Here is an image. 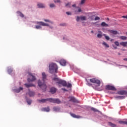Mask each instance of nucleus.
<instances>
[{
  "mask_svg": "<svg viewBox=\"0 0 127 127\" xmlns=\"http://www.w3.org/2000/svg\"><path fill=\"white\" fill-rule=\"evenodd\" d=\"M53 81H54L57 85H58L59 87H62V86H63V87H67V88H71V87H72L71 83H68V85H67L66 81L57 77V75H56V77L53 78Z\"/></svg>",
  "mask_w": 127,
  "mask_h": 127,
  "instance_id": "f257e3e1",
  "label": "nucleus"
},
{
  "mask_svg": "<svg viewBox=\"0 0 127 127\" xmlns=\"http://www.w3.org/2000/svg\"><path fill=\"white\" fill-rule=\"evenodd\" d=\"M86 81L87 82L86 84L87 86H89V87H91L92 86V83H90V82L91 83H94L95 84H96V87L100 86V85H101V81L99 79H97L96 78H91L90 79H86Z\"/></svg>",
  "mask_w": 127,
  "mask_h": 127,
  "instance_id": "f03ea898",
  "label": "nucleus"
},
{
  "mask_svg": "<svg viewBox=\"0 0 127 127\" xmlns=\"http://www.w3.org/2000/svg\"><path fill=\"white\" fill-rule=\"evenodd\" d=\"M58 69V67L57 66V64L54 63L51 64L49 65V72L50 73H53L56 72L57 73V70Z\"/></svg>",
  "mask_w": 127,
  "mask_h": 127,
  "instance_id": "7ed1b4c3",
  "label": "nucleus"
},
{
  "mask_svg": "<svg viewBox=\"0 0 127 127\" xmlns=\"http://www.w3.org/2000/svg\"><path fill=\"white\" fill-rule=\"evenodd\" d=\"M38 85L40 86V88L43 90L44 92H45L46 91V88L47 87L46 86V84H45L44 83L41 82V81L38 80Z\"/></svg>",
  "mask_w": 127,
  "mask_h": 127,
  "instance_id": "20e7f679",
  "label": "nucleus"
},
{
  "mask_svg": "<svg viewBox=\"0 0 127 127\" xmlns=\"http://www.w3.org/2000/svg\"><path fill=\"white\" fill-rule=\"evenodd\" d=\"M29 75L30 76V77L27 79L28 82H33L34 81H35V80H36V78H35V76H33L32 74L29 73Z\"/></svg>",
  "mask_w": 127,
  "mask_h": 127,
  "instance_id": "39448f33",
  "label": "nucleus"
},
{
  "mask_svg": "<svg viewBox=\"0 0 127 127\" xmlns=\"http://www.w3.org/2000/svg\"><path fill=\"white\" fill-rule=\"evenodd\" d=\"M50 103H54V104H61V101L59 99L50 98Z\"/></svg>",
  "mask_w": 127,
  "mask_h": 127,
  "instance_id": "423d86ee",
  "label": "nucleus"
},
{
  "mask_svg": "<svg viewBox=\"0 0 127 127\" xmlns=\"http://www.w3.org/2000/svg\"><path fill=\"white\" fill-rule=\"evenodd\" d=\"M105 89L111 91H117V88H116L115 86L112 85H106Z\"/></svg>",
  "mask_w": 127,
  "mask_h": 127,
  "instance_id": "0eeeda50",
  "label": "nucleus"
},
{
  "mask_svg": "<svg viewBox=\"0 0 127 127\" xmlns=\"http://www.w3.org/2000/svg\"><path fill=\"white\" fill-rule=\"evenodd\" d=\"M39 103H46L47 102H50V98L43 99L41 100H38Z\"/></svg>",
  "mask_w": 127,
  "mask_h": 127,
  "instance_id": "6e6552de",
  "label": "nucleus"
},
{
  "mask_svg": "<svg viewBox=\"0 0 127 127\" xmlns=\"http://www.w3.org/2000/svg\"><path fill=\"white\" fill-rule=\"evenodd\" d=\"M37 24H39V25H42V26H49V24L45 23L43 22H37Z\"/></svg>",
  "mask_w": 127,
  "mask_h": 127,
  "instance_id": "1a4fd4ad",
  "label": "nucleus"
},
{
  "mask_svg": "<svg viewBox=\"0 0 127 127\" xmlns=\"http://www.w3.org/2000/svg\"><path fill=\"white\" fill-rule=\"evenodd\" d=\"M118 95H127V91L121 90L118 92Z\"/></svg>",
  "mask_w": 127,
  "mask_h": 127,
  "instance_id": "9d476101",
  "label": "nucleus"
},
{
  "mask_svg": "<svg viewBox=\"0 0 127 127\" xmlns=\"http://www.w3.org/2000/svg\"><path fill=\"white\" fill-rule=\"evenodd\" d=\"M28 95H29V97H34L35 93L33 91H30V90L29 89V92L28 93Z\"/></svg>",
  "mask_w": 127,
  "mask_h": 127,
  "instance_id": "9b49d317",
  "label": "nucleus"
},
{
  "mask_svg": "<svg viewBox=\"0 0 127 127\" xmlns=\"http://www.w3.org/2000/svg\"><path fill=\"white\" fill-rule=\"evenodd\" d=\"M50 91L52 94H55V93H56V91H57V89H56V88L55 87H53L51 88Z\"/></svg>",
  "mask_w": 127,
  "mask_h": 127,
  "instance_id": "f8f14e48",
  "label": "nucleus"
},
{
  "mask_svg": "<svg viewBox=\"0 0 127 127\" xmlns=\"http://www.w3.org/2000/svg\"><path fill=\"white\" fill-rule=\"evenodd\" d=\"M71 102H73V103H77L78 102V100H76V98H75L74 97H70V100Z\"/></svg>",
  "mask_w": 127,
  "mask_h": 127,
  "instance_id": "ddd939ff",
  "label": "nucleus"
},
{
  "mask_svg": "<svg viewBox=\"0 0 127 127\" xmlns=\"http://www.w3.org/2000/svg\"><path fill=\"white\" fill-rule=\"evenodd\" d=\"M70 116H71V117H72V118H74L75 119H80V118H81V116H80L79 115H76L75 114H73V113H71Z\"/></svg>",
  "mask_w": 127,
  "mask_h": 127,
  "instance_id": "4468645a",
  "label": "nucleus"
},
{
  "mask_svg": "<svg viewBox=\"0 0 127 127\" xmlns=\"http://www.w3.org/2000/svg\"><path fill=\"white\" fill-rule=\"evenodd\" d=\"M60 63L62 66H65L66 65V61L64 60H61Z\"/></svg>",
  "mask_w": 127,
  "mask_h": 127,
  "instance_id": "2eb2a0df",
  "label": "nucleus"
},
{
  "mask_svg": "<svg viewBox=\"0 0 127 127\" xmlns=\"http://www.w3.org/2000/svg\"><path fill=\"white\" fill-rule=\"evenodd\" d=\"M37 5L38 6V7L39 8H43L45 7V5H44V4L42 3H38L37 4Z\"/></svg>",
  "mask_w": 127,
  "mask_h": 127,
  "instance_id": "dca6fc26",
  "label": "nucleus"
},
{
  "mask_svg": "<svg viewBox=\"0 0 127 127\" xmlns=\"http://www.w3.org/2000/svg\"><path fill=\"white\" fill-rule=\"evenodd\" d=\"M109 32L112 33V34H118V31L114 30H109Z\"/></svg>",
  "mask_w": 127,
  "mask_h": 127,
  "instance_id": "f3484780",
  "label": "nucleus"
},
{
  "mask_svg": "<svg viewBox=\"0 0 127 127\" xmlns=\"http://www.w3.org/2000/svg\"><path fill=\"white\" fill-rule=\"evenodd\" d=\"M120 45L124 46V47H127V42H122L120 43Z\"/></svg>",
  "mask_w": 127,
  "mask_h": 127,
  "instance_id": "a211bd4d",
  "label": "nucleus"
},
{
  "mask_svg": "<svg viewBox=\"0 0 127 127\" xmlns=\"http://www.w3.org/2000/svg\"><path fill=\"white\" fill-rule=\"evenodd\" d=\"M22 90H23V88L20 87L18 89H16L15 90V92H16V93H19V92H20V91H22Z\"/></svg>",
  "mask_w": 127,
  "mask_h": 127,
  "instance_id": "6ab92c4d",
  "label": "nucleus"
},
{
  "mask_svg": "<svg viewBox=\"0 0 127 127\" xmlns=\"http://www.w3.org/2000/svg\"><path fill=\"white\" fill-rule=\"evenodd\" d=\"M24 85H25V87H26V88H29V87H34L35 86L34 84L27 83H25Z\"/></svg>",
  "mask_w": 127,
  "mask_h": 127,
  "instance_id": "aec40b11",
  "label": "nucleus"
},
{
  "mask_svg": "<svg viewBox=\"0 0 127 127\" xmlns=\"http://www.w3.org/2000/svg\"><path fill=\"white\" fill-rule=\"evenodd\" d=\"M108 125L111 127H116L117 125L116 124H114L112 122H108Z\"/></svg>",
  "mask_w": 127,
  "mask_h": 127,
  "instance_id": "412c9836",
  "label": "nucleus"
},
{
  "mask_svg": "<svg viewBox=\"0 0 127 127\" xmlns=\"http://www.w3.org/2000/svg\"><path fill=\"white\" fill-rule=\"evenodd\" d=\"M42 78L43 81H45V80H46V74H45V72L42 73Z\"/></svg>",
  "mask_w": 127,
  "mask_h": 127,
  "instance_id": "4be33fe9",
  "label": "nucleus"
},
{
  "mask_svg": "<svg viewBox=\"0 0 127 127\" xmlns=\"http://www.w3.org/2000/svg\"><path fill=\"white\" fill-rule=\"evenodd\" d=\"M53 110L55 112H59V111H60V108L57 107H55L53 108Z\"/></svg>",
  "mask_w": 127,
  "mask_h": 127,
  "instance_id": "5701e85b",
  "label": "nucleus"
},
{
  "mask_svg": "<svg viewBox=\"0 0 127 127\" xmlns=\"http://www.w3.org/2000/svg\"><path fill=\"white\" fill-rule=\"evenodd\" d=\"M101 26H106V27L109 26V25L105 22H102L101 24Z\"/></svg>",
  "mask_w": 127,
  "mask_h": 127,
  "instance_id": "b1692460",
  "label": "nucleus"
},
{
  "mask_svg": "<svg viewBox=\"0 0 127 127\" xmlns=\"http://www.w3.org/2000/svg\"><path fill=\"white\" fill-rule=\"evenodd\" d=\"M43 111H44V112H49L50 109H49V107L44 108L43 109Z\"/></svg>",
  "mask_w": 127,
  "mask_h": 127,
  "instance_id": "393cba45",
  "label": "nucleus"
},
{
  "mask_svg": "<svg viewBox=\"0 0 127 127\" xmlns=\"http://www.w3.org/2000/svg\"><path fill=\"white\" fill-rule=\"evenodd\" d=\"M120 38L122 39V40H127V37L124 36H120Z\"/></svg>",
  "mask_w": 127,
  "mask_h": 127,
  "instance_id": "a878e982",
  "label": "nucleus"
},
{
  "mask_svg": "<svg viewBox=\"0 0 127 127\" xmlns=\"http://www.w3.org/2000/svg\"><path fill=\"white\" fill-rule=\"evenodd\" d=\"M99 32H100V34H97V37L98 38H102V37L103 36V35H102V32L99 31Z\"/></svg>",
  "mask_w": 127,
  "mask_h": 127,
  "instance_id": "bb28decb",
  "label": "nucleus"
},
{
  "mask_svg": "<svg viewBox=\"0 0 127 127\" xmlns=\"http://www.w3.org/2000/svg\"><path fill=\"white\" fill-rule=\"evenodd\" d=\"M103 45H104V46H105V47H107V48H109V47H110V46H109V45H108V44H107V43L104 42L102 43Z\"/></svg>",
  "mask_w": 127,
  "mask_h": 127,
  "instance_id": "cd10ccee",
  "label": "nucleus"
},
{
  "mask_svg": "<svg viewBox=\"0 0 127 127\" xmlns=\"http://www.w3.org/2000/svg\"><path fill=\"white\" fill-rule=\"evenodd\" d=\"M80 19H81V20H86V17L85 16H81Z\"/></svg>",
  "mask_w": 127,
  "mask_h": 127,
  "instance_id": "c85d7f7f",
  "label": "nucleus"
},
{
  "mask_svg": "<svg viewBox=\"0 0 127 127\" xmlns=\"http://www.w3.org/2000/svg\"><path fill=\"white\" fill-rule=\"evenodd\" d=\"M103 36H105V39H106V40H110V37H109L108 36H107L106 34H103Z\"/></svg>",
  "mask_w": 127,
  "mask_h": 127,
  "instance_id": "c756f323",
  "label": "nucleus"
},
{
  "mask_svg": "<svg viewBox=\"0 0 127 127\" xmlns=\"http://www.w3.org/2000/svg\"><path fill=\"white\" fill-rule=\"evenodd\" d=\"M119 123L121 125H126V121H119Z\"/></svg>",
  "mask_w": 127,
  "mask_h": 127,
  "instance_id": "7c9ffc66",
  "label": "nucleus"
},
{
  "mask_svg": "<svg viewBox=\"0 0 127 127\" xmlns=\"http://www.w3.org/2000/svg\"><path fill=\"white\" fill-rule=\"evenodd\" d=\"M18 13L19 14L20 16H21V17H24V15H23V14H22V13L20 12H18Z\"/></svg>",
  "mask_w": 127,
  "mask_h": 127,
  "instance_id": "2f4dec72",
  "label": "nucleus"
},
{
  "mask_svg": "<svg viewBox=\"0 0 127 127\" xmlns=\"http://www.w3.org/2000/svg\"><path fill=\"white\" fill-rule=\"evenodd\" d=\"M91 111H93V112H99L96 108H91Z\"/></svg>",
  "mask_w": 127,
  "mask_h": 127,
  "instance_id": "473e14b6",
  "label": "nucleus"
},
{
  "mask_svg": "<svg viewBox=\"0 0 127 127\" xmlns=\"http://www.w3.org/2000/svg\"><path fill=\"white\" fill-rule=\"evenodd\" d=\"M44 21H45L46 22H50V23H52V24H53V22L50 21L49 19H45Z\"/></svg>",
  "mask_w": 127,
  "mask_h": 127,
  "instance_id": "72a5a7b5",
  "label": "nucleus"
},
{
  "mask_svg": "<svg viewBox=\"0 0 127 127\" xmlns=\"http://www.w3.org/2000/svg\"><path fill=\"white\" fill-rule=\"evenodd\" d=\"M7 71H8V74H10L12 72V69L8 68Z\"/></svg>",
  "mask_w": 127,
  "mask_h": 127,
  "instance_id": "f704fd0d",
  "label": "nucleus"
},
{
  "mask_svg": "<svg viewBox=\"0 0 127 127\" xmlns=\"http://www.w3.org/2000/svg\"><path fill=\"white\" fill-rule=\"evenodd\" d=\"M31 100H27V103L28 105H31Z\"/></svg>",
  "mask_w": 127,
  "mask_h": 127,
  "instance_id": "c9c22d12",
  "label": "nucleus"
},
{
  "mask_svg": "<svg viewBox=\"0 0 127 127\" xmlns=\"http://www.w3.org/2000/svg\"><path fill=\"white\" fill-rule=\"evenodd\" d=\"M85 1H86V0H81L80 4H84Z\"/></svg>",
  "mask_w": 127,
  "mask_h": 127,
  "instance_id": "e433bc0d",
  "label": "nucleus"
},
{
  "mask_svg": "<svg viewBox=\"0 0 127 127\" xmlns=\"http://www.w3.org/2000/svg\"><path fill=\"white\" fill-rule=\"evenodd\" d=\"M50 7L51 8L55 7V4H54V3H52L51 4H50Z\"/></svg>",
  "mask_w": 127,
  "mask_h": 127,
  "instance_id": "4c0bfd02",
  "label": "nucleus"
},
{
  "mask_svg": "<svg viewBox=\"0 0 127 127\" xmlns=\"http://www.w3.org/2000/svg\"><path fill=\"white\" fill-rule=\"evenodd\" d=\"M80 17H79L78 16H77L76 18V21H77V22L80 21Z\"/></svg>",
  "mask_w": 127,
  "mask_h": 127,
  "instance_id": "58836bf2",
  "label": "nucleus"
},
{
  "mask_svg": "<svg viewBox=\"0 0 127 127\" xmlns=\"http://www.w3.org/2000/svg\"><path fill=\"white\" fill-rule=\"evenodd\" d=\"M115 45H116L117 46H119V45H120V44L119 43V42H118V41L115 42Z\"/></svg>",
  "mask_w": 127,
  "mask_h": 127,
  "instance_id": "ea45409f",
  "label": "nucleus"
},
{
  "mask_svg": "<svg viewBox=\"0 0 127 127\" xmlns=\"http://www.w3.org/2000/svg\"><path fill=\"white\" fill-rule=\"evenodd\" d=\"M35 27H36V29H39L41 28V26H40L39 25H37V26H36Z\"/></svg>",
  "mask_w": 127,
  "mask_h": 127,
  "instance_id": "a19ab883",
  "label": "nucleus"
},
{
  "mask_svg": "<svg viewBox=\"0 0 127 127\" xmlns=\"http://www.w3.org/2000/svg\"><path fill=\"white\" fill-rule=\"evenodd\" d=\"M94 20H100V17L98 16L96 17Z\"/></svg>",
  "mask_w": 127,
  "mask_h": 127,
  "instance_id": "79ce46f5",
  "label": "nucleus"
},
{
  "mask_svg": "<svg viewBox=\"0 0 127 127\" xmlns=\"http://www.w3.org/2000/svg\"><path fill=\"white\" fill-rule=\"evenodd\" d=\"M60 25H61V26H65V25H66V24L61 23V24H60Z\"/></svg>",
  "mask_w": 127,
  "mask_h": 127,
  "instance_id": "37998d69",
  "label": "nucleus"
},
{
  "mask_svg": "<svg viewBox=\"0 0 127 127\" xmlns=\"http://www.w3.org/2000/svg\"><path fill=\"white\" fill-rule=\"evenodd\" d=\"M118 98L119 99H125V97L122 96H118Z\"/></svg>",
  "mask_w": 127,
  "mask_h": 127,
  "instance_id": "c03bdc74",
  "label": "nucleus"
},
{
  "mask_svg": "<svg viewBox=\"0 0 127 127\" xmlns=\"http://www.w3.org/2000/svg\"><path fill=\"white\" fill-rule=\"evenodd\" d=\"M66 13L67 15H71V12H66Z\"/></svg>",
  "mask_w": 127,
  "mask_h": 127,
  "instance_id": "a18cd8bd",
  "label": "nucleus"
},
{
  "mask_svg": "<svg viewBox=\"0 0 127 127\" xmlns=\"http://www.w3.org/2000/svg\"><path fill=\"white\" fill-rule=\"evenodd\" d=\"M70 4H71V3L68 2L67 4H65V6H68V5H70Z\"/></svg>",
  "mask_w": 127,
  "mask_h": 127,
  "instance_id": "49530a36",
  "label": "nucleus"
},
{
  "mask_svg": "<svg viewBox=\"0 0 127 127\" xmlns=\"http://www.w3.org/2000/svg\"><path fill=\"white\" fill-rule=\"evenodd\" d=\"M55 2H60V0H55Z\"/></svg>",
  "mask_w": 127,
  "mask_h": 127,
  "instance_id": "de8ad7c7",
  "label": "nucleus"
},
{
  "mask_svg": "<svg viewBox=\"0 0 127 127\" xmlns=\"http://www.w3.org/2000/svg\"><path fill=\"white\" fill-rule=\"evenodd\" d=\"M122 17H123V18H127V15H126V16H123Z\"/></svg>",
  "mask_w": 127,
  "mask_h": 127,
  "instance_id": "09e8293b",
  "label": "nucleus"
},
{
  "mask_svg": "<svg viewBox=\"0 0 127 127\" xmlns=\"http://www.w3.org/2000/svg\"><path fill=\"white\" fill-rule=\"evenodd\" d=\"M78 12H81V11H82V10L81 9V8H79L78 10Z\"/></svg>",
  "mask_w": 127,
  "mask_h": 127,
  "instance_id": "8fccbe9b",
  "label": "nucleus"
},
{
  "mask_svg": "<svg viewBox=\"0 0 127 127\" xmlns=\"http://www.w3.org/2000/svg\"><path fill=\"white\" fill-rule=\"evenodd\" d=\"M72 6L73 7H76V4H73V5H72Z\"/></svg>",
  "mask_w": 127,
  "mask_h": 127,
  "instance_id": "3c124183",
  "label": "nucleus"
},
{
  "mask_svg": "<svg viewBox=\"0 0 127 127\" xmlns=\"http://www.w3.org/2000/svg\"><path fill=\"white\" fill-rule=\"evenodd\" d=\"M62 90H63V91H67L65 88H62Z\"/></svg>",
  "mask_w": 127,
  "mask_h": 127,
  "instance_id": "603ef678",
  "label": "nucleus"
},
{
  "mask_svg": "<svg viewBox=\"0 0 127 127\" xmlns=\"http://www.w3.org/2000/svg\"><path fill=\"white\" fill-rule=\"evenodd\" d=\"M125 125H127V121H125Z\"/></svg>",
  "mask_w": 127,
  "mask_h": 127,
  "instance_id": "864d4df0",
  "label": "nucleus"
},
{
  "mask_svg": "<svg viewBox=\"0 0 127 127\" xmlns=\"http://www.w3.org/2000/svg\"><path fill=\"white\" fill-rule=\"evenodd\" d=\"M114 48H115V49H117L118 48L117 47H115Z\"/></svg>",
  "mask_w": 127,
  "mask_h": 127,
  "instance_id": "5fc2aeb1",
  "label": "nucleus"
},
{
  "mask_svg": "<svg viewBox=\"0 0 127 127\" xmlns=\"http://www.w3.org/2000/svg\"><path fill=\"white\" fill-rule=\"evenodd\" d=\"M92 33H93L94 32L93 31H91Z\"/></svg>",
  "mask_w": 127,
  "mask_h": 127,
  "instance_id": "6e6d98bb",
  "label": "nucleus"
},
{
  "mask_svg": "<svg viewBox=\"0 0 127 127\" xmlns=\"http://www.w3.org/2000/svg\"><path fill=\"white\" fill-rule=\"evenodd\" d=\"M118 55H121V54L119 53Z\"/></svg>",
  "mask_w": 127,
  "mask_h": 127,
  "instance_id": "4d7b16f0",
  "label": "nucleus"
},
{
  "mask_svg": "<svg viewBox=\"0 0 127 127\" xmlns=\"http://www.w3.org/2000/svg\"><path fill=\"white\" fill-rule=\"evenodd\" d=\"M126 51V50H123V51Z\"/></svg>",
  "mask_w": 127,
  "mask_h": 127,
  "instance_id": "13d9d810",
  "label": "nucleus"
},
{
  "mask_svg": "<svg viewBox=\"0 0 127 127\" xmlns=\"http://www.w3.org/2000/svg\"><path fill=\"white\" fill-rule=\"evenodd\" d=\"M126 35H127V32H126Z\"/></svg>",
  "mask_w": 127,
  "mask_h": 127,
  "instance_id": "bf43d9fd",
  "label": "nucleus"
},
{
  "mask_svg": "<svg viewBox=\"0 0 127 127\" xmlns=\"http://www.w3.org/2000/svg\"><path fill=\"white\" fill-rule=\"evenodd\" d=\"M107 20H109V18H107Z\"/></svg>",
  "mask_w": 127,
  "mask_h": 127,
  "instance_id": "052dcab7",
  "label": "nucleus"
},
{
  "mask_svg": "<svg viewBox=\"0 0 127 127\" xmlns=\"http://www.w3.org/2000/svg\"><path fill=\"white\" fill-rule=\"evenodd\" d=\"M111 41H113V40H111Z\"/></svg>",
  "mask_w": 127,
  "mask_h": 127,
  "instance_id": "680f3d73",
  "label": "nucleus"
},
{
  "mask_svg": "<svg viewBox=\"0 0 127 127\" xmlns=\"http://www.w3.org/2000/svg\"><path fill=\"white\" fill-rule=\"evenodd\" d=\"M53 27H51V28H53Z\"/></svg>",
  "mask_w": 127,
  "mask_h": 127,
  "instance_id": "e2e57ef3",
  "label": "nucleus"
}]
</instances>
